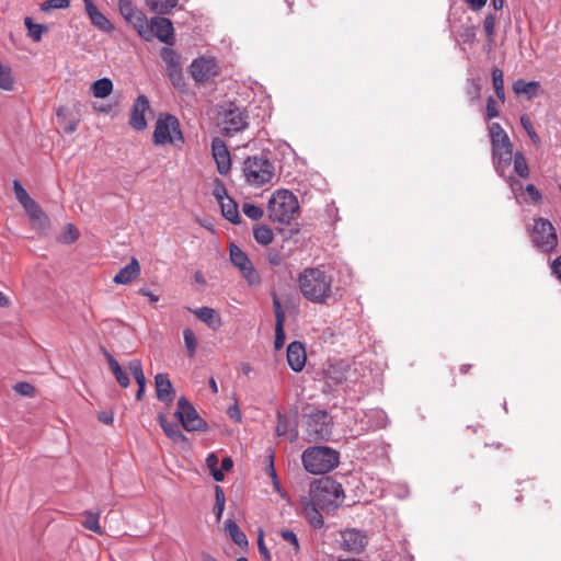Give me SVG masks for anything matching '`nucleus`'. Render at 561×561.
<instances>
[{"label":"nucleus","mask_w":561,"mask_h":561,"mask_svg":"<svg viewBox=\"0 0 561 561\" xmlns=\"http://www.w3.org/2000/svg\"><path fill=\"white\" fill-rule=\"evenodd\" d=\"M157 399L167 405H170L174 400V388L167 374L160 373L154 377Z\"/></svg>","instance_id":"obj_22"},{"label":"nucleus","mask_w":561,"mask_h":561,"mask_svg":"<svg viewBox=\"0 0 561 561\" xmlns=\"http://www.w3.org/2000/svg\"><path fill=\"white\" fill-rule=\"evenodd\" d=\"M140 274V265L137 259L131 257L130 262L125 265L114 276L113 282L115 284L127 285L131 283Z\"/></svg>","instance_id":"obj_23"},{"label":"nucleus","mask_w":561,"mask_h":561,"mask_svg":"<svg viewBox=\"0 0 561 561\" xmlns=\"http://www.w3.org/2000/svg\"><path fill=\"white\" fill-rule=\"evenodd\" d=\"M219 127L227 137H232L249 127V114L244 106L234 102L221 106Z\"/></svg>","instance_id":"obj_5"},{"label":"nucleus","mask_w":561,"mask_h":561,"mask_svg":"<svg viewBox=\"0 0 561 561\" xmlns=\"http://www.w3.org/2000/svg\"><path fill=\"white\" fill-rule=\"evenodd\" d=\"M267 474L271 477L273 482L274 490L282 496L285 497V493L283 492V489L280 486L275 467H274V455L271 454L268 456V466H267Z\"/></svg>","instance_id":"obj_43"},{"label":"nucleus","mask_w":561,"mask_h":561,"mask_svg":"<svg viewBox=\"0 0 561 561\" xmlns=\"http://www.w3.org/2000/svg\"><path fill=\"white\" fill-rule=\"evenodd\" d=\"M174 415L187 432L205 431L207 428V423L185 397L179 398Z\"/></svg>","instance_id":"obj_11"},{"label":"nucleus","mask_w":561,"mask_h":561,"mask_svg":"<svg viewBox=\"0 0 561 561\" xmlns=\"http://www.w3.org/2000/svg\"><path fill=\"white\" fill-rule=\"evenodd\" d=\"M128 369L130 370L135 380H142V378H146L142 370L141 362L139 359L130 360L128 364Z\"/></svg>","instance_id":"obj_54"},{"label":"nucleus","mask_w":561,"mask_h":561,"mask_svg":"<svg viewBox=\"0 0 561 561\" xmlns=\"http://www.w3.org/2000/svg\"><path fill=\"white\" fill-rule=\"evenodd\" d=\"M222 216L230 222L238 225L241 222V217L238 210V204L230 197L219 203Z\"/></svg>","instance_id":"obj_30"},{"label":"nucleus","mask_w":561,"mask_h":561,"mask_svg":"<svg viewBox=\"0 0 561 561\" xmlns=\"http://www.w3.org/2000/svg\"><path fill=\"white\" fill-rule=\"evenodd\" d=\"M70 5L69 0H45L41 4V9L44 12H49L55 9H67Z\"/></svg>","instance_id":"obj_49"},{"label":"nucleus","mask_w":561,"mask_h":561,"mask_svg":"<svg viewBox=\"0 0 561 561\" xmlns=\"http://www.w3.org/2000/svg\"><path fill=\"white\" fill-rule=\"evenodd\" d=\"M217 73L218 66L214 58L199 57L191 65V75L196 82H205Z\"/></svg>","instance_id":"obj_18"},{"label":"nucleus","mask_w":561,"mask_h":561,"mask_svg":"<svg viewBox=\"0 0 561 561\" xmlns=\"http://www.w3.org/2000/svg\"><path fill=\"white\" fill-rule=\"evenodd\" d=\"M267 262L272 266H278L282 263V255L276 250H270L267 253Z\"/></svg>","instance_id":"obj_61"},{"label":"nucleus","mask_w":561,"mask_h":561,"mask_svg":"<svg viewBox=\"0 0 561 561\" xmlns=\"http://www.w3.org/2000/svg\"><path fill=\"white\" fill-rule=\"evenodd\" d=\"M525 190L529 197L531 198V201L537 203L541 199V193L534 184H527Z\"/></svg>","instance_id":"obj_62"},{"label":"nucleus","mask_w":561,"mask_h":561,"mask_svg":"<svg viewBox=\"0 0 561 561\" xmlns=\"http://www.w3.org/2000/svg\"><path fill=\"white\" fill-rule=\"evenodd\" d=\"M14 87V79L12 77L11 68L3 66L0 68V89L11 91Z\"/></svg>","instance_id":"obj_42"},{"label":"nucleus","mask_w":561,"mask_h":561,"mask_svg":"<svg viewBox=\"0 0 561 561\" xmlns=\"http://www.w3.org/2000/svg\"><path fill=\"white\" fill-rule=\"evenodd\" d=\"M495 27V16L493 14H489L485 16L483 21V28L490 42L493 41Z\"/></svg>","instance_id":"obj_56"},{"label":"nucleus","mask_w":561,"mask_h":561,"mask_svg":"<svg viewBox=\"0 0 561 561\" xmlns=\"http://www.w3.org/2000/svg\"><path fill=\"white\" fill-rule=\"evenodd\" d=\"M353 375H355V370H353L351 366L344 362L330 364L323 370L325 385L329 388L342 385L344 382H355L356 378H354Z\"/></svg>","instance_id":"obj_16"},{"label":"nucleus","mask_w":561,"mask_h":561,"mask_svg":"<svg viewBox=\"0 0 561 561\" xmlns=\"http://www.w3.org/2000/svg\"><path fill=\"white\" fill-rule=\"evenodd\" d=\"M211 153L217 164L218 173L227 175L231 170V158L227 145L221 138L215 137L211 140Z\"/></svg>","instance_id":"obj_19"},{"label":"nucleus","mask_w":561,"mask_h":561,"mask_svg":"<svg viewBox=\"0 0 561 561\" xmlns=\"http://www.w3.org/2000/svg\"><path fill=\"white\" fill-rule=\"evenodd\" d=\"M160 57L167 65V72L181 68L180 55L171 47L164 46L160 49Z\"/></svg>","instance_id":"obj_34"},{"label":"nucleus","mask_w":561,"mask_h":561,"mask_svg":"<svg viewBox=\"0 0 561 561\" xmlns=\"http://www.w3.org/2000/svg\"><path fill=\"white\" fill-rule=\"evenodd\" d=\"M539 88L540 84L538 81L526 82L518 79L513 83V91L516 94H526L529 99L535 98L538 94Z\"/></svg>","instance_id":"obj_31"},{"label":"nucleus","mask_w":561,"mask_h":561,"mask_svg":"<svg viewBox=\"0 0 561 561\" xmlns=\"http://www.w3.org/2000/svg\"><path fill=\"white\" fill-rule=\"evenodd\" d=\"M286 335L284 330V322L275 323V340L274 346L275 350H280L285 344Z\"/></svg>","instance_id":"obj_53"},{"label":"nucleus","mask_w":561,"mask_h":561,"mask_svg":"<svg viewBox=\"0 0 561 561\" xmlns=\"http://www.w3.org/2000/svg\"><path fill=\"white\" fill-rule=\"evenodd\" d=\"M158 421L165 435L173 442L186 440L185 435L182 433L178 424L169 421L165 415L160 414L158 416Z\"/></svg>","instance_id":"obj_26"},{"label":"nucleus","mask_w":561,"mask_h":561,"mask_svg":"<svg viewBox=\"0 0 561 561\" xmlns=\"http://www.w3.org/2000/svg\"><path fill=\"white\" fill-rule=\"evenodd\" d=\"M257 547H259V551H260V554L262 556V558L265 561H270L271 560V554H270V551H268L267 547L264 543V539H263V535L262 534L259 536Z\"/></svg>","instance_id":"obj_60"},{"label":"nucleus","mask_w":561,"mask_h":561,"mask_svg":"<svg viewBox=\"0 0 561 561\" xmlns=\"http://www.w3.org/2000/svg\"><path fill=\"white\" fill-rule=\"evenodd\" d=\"M278 534L284 541L288 542L293 547V551L295 553L299 552V550H300L299 540H298L297 535L293 530L283 528L278 531Z\"/></svg>","instance_id":"obj_45"},{"label":"nucleus","mask_w":561,"mask_h":561,"mask_svg":"<svg viewBox=\"0 0 561 561\" xmlns=\"http://www.w3.org/2000/svg\"><path fill=\"white\" fill-rule=\"evenodd\" d=\"M333 433V421L327 411H311L305 422L306 439L309 442L329 440Z\"/></svg>","instance_id":"obj_7"},{"label":"nucleus","mask_w":561,"mask_h":561,"mask_svg":"<svg viewBox=\"0 0 561 561\" xmlns=\"http://www.w3.org/2000/svg\"><path fill=\"white\" fill-rule=\"evenodd\" d=\"M243 174L251 185L262 186L272 181L274 165L264 156L248 157L243 162Z\"/></svg>","instance_id":"obj_8"},{"label":"nucleus","mask_w":561,"mask_h":561,"mask_svg":"<svg viewBox=\"0 0 561 561\" xmlns=\"http://www.w3.org/2000/svg\"><path fill=\"white\" fill-rule=\"evenodd\" d=\"M355 424L357 427L354 430L358 435L369 431H376L385 427L388 424V416L381 409H369L356 411L354 414Z\"/></svg>","instance_id":"obj_13"},{"label":"nucleus","mask_w":561,"mask_h":561,"mask_svg":"<svg viewBox=\"0 0 561 561\" xmlns=\"http://www.w3.org/2000/svg\"><path fill=\"white\" fill-rule=\"evenodd\" d=\"M13 192L15 194V198L19 201V203L23 206L25 211L27 210H34L36 208L37 202H35L26 192V190L23 187L21 182L19 180L13 181Z\"/></svg>","instance_id":"obj_29"},{"label":"nucleus","mask_w":561,"mask_h":561,"mask_svg":"<svg viewBox=\"0 0 561 561\" xmlns=\"http://www.w3.org/2000/svg\"><path fill=\"white\" fill-rule=\"evenodd\" d=\"M146 4L153 12L159 14L169 13L176 4L178 0H145Z\"/></svg>","instance_id":"obj_36"},{"label":"nucleus","mask_w":561,"mask_h":561,"mask_svg":"<svg viewBox=\"0 0 561 561\" xmlns=\"http://www.w3.org/2000/svg\"><path fill=\"white\" fill-rule=\"evenodd\" d=\"M113 91V82L108 78H101L93 82L91 93L94 98L104 99Z\"/></svg>","instance_id":"obj_33"},{"label":"nucleus","mask_w":561,"mask_h":561,"mask_svg":"<svg viewBox=\"0 0 561 561\" xmlns=\"http://www.w3.org/2000/svg\"><path fill=\"white\" fill-rule=\"evenodd\" d=\"M226 530L228 531L231 540L238 545L239 547L248 546V539L245 534L240 529V527L237 525V523L228 518L225 523Z\"/></svg>","instance_id":"obj_32"},{"label":"nucleus","mask_w":561,"mask_h":561,"mask_svg":"<svg viewBox=\"0 0 561 561\" xmlns=\"http://www.w3.org/2000/svg\"><path fill=\"white\" fill-rule=\"evenodd\" d=\"M149 36L148 41L154 36L165 45H173L175 43L174 27L170 19L164 16H154L148 23Z\"/></svg>","instance_id":"obj_15"},{"label":"nucleus","mask_w":561,"mask_h":561,"mask_svg":"<svg viewBox=\"0 0 561 561\" xmlns=\"http://www.w3.org/2000/svg\"><path fill=\"white\" fill-rule=\"evenodd\" d=\"M528 234L533 247L542 253H550L558 245L557 231L548 219H534L533 227L528 228Z\"/></svg>","instance_id":"obj_6"},{"label":"nucleus","mask_w":561,"mask_h":561,"mask_svg":"<svg viewBox=\"0 0 561 561\" xmlns=\"http://www.w3.org/2000/svg\"><path fill=\"white\" fill-rule=\"evenodd\" d=\"M488 129L491 149L512 144L508 135L499 123H491Z\"/></svg>","instance_id":"obj_25"},{"label":"nucleus","mask_w":561,"mask_h":561,"mask_svg":"<svg viewBox=\"0 0 561 561\" xmlns=\"http://www.w3.org/2000/svg\"><path fill=\"white\" fill-rule=\"evenodd\" d=\"M368 545L365 531L356 528H347L341 531L340 547L350 553H360Z\"/></svg>","instance_id":"obj_17"},{"label":"nucleus","mask_w":561,"mask_h":561,"mask_svg":"<svg viewBox=\"0 0 561 561\" xmlns=\"http://www.w3.org/2000/svg\"><path fill=\"white\" fill-rule=\"evenodd\" d=\"M83 526L95 534H102V529L99 524V517L95 514L88 513L83 522Z\"/></svg>","instance_id":"obj_50"},{"label":"nucleus","mask_w":561,"mask_h":561,"mask_svg":"<svg viewBox=\"0 0 561 561\" xmlns=\"http://www.w3.org/2000/svg\"><path fill=\"white\" fill-rule=\"evenodd\" d=\"M118 10L122 16L134 26L138 35L144 41H148L149 30L145 13L137 9L131 0H118Z\"/></svg>","instance_id":"obj_14"},{"label":"nucleus","mask_w":561,"mask_h":561,"mask_svg":"<svg viewBox=\"0 0 561 561\" xmlns=\"http://www.w3.org/2000/svg\"><path fill=\"white\" fill-rule=\"evenodd\" d=\"M492 82H493V87H494L496 96L502 102H504L505 101V92H504L503 71L500 68H494L492 70Z\"/></svg>","instance_id":"obj_40"},{"label":"nucleus","mask_w":561,"mask_h":561,"mask_svg":"<svg viewBox=\"0 0 561 561\" xmlns=\"http://www.w3.org/2000/svg\"><path fill=\"white\" fill-rule=\"evenodd\" d=\"M301 460L306 471L323 474L339 466L340 454L328 446H313L304 450Z\"/></svg>","instance_id":"obj_3"},{"label":"nucleus","mask_w":561,"mask_h":561,"mask_svg":"<svg viewBox=\"0 0 561 561\" xmlns=\"http://www.w3.org/2000/svg\"><path fill=\"white\" fill-rule=\"evenodd\" d=\"M167 73H168V77L170 78L174 88L181 89L185 85L182 67L178 68V69L170 70Z\"/></svg>","instance_id":"obj_52"},{"label":"nucleus","mask_w":561,"mask_h":561,"mask_svg":"<svg viewBox=\"0 0 561 561\" xmlns=\"http://www.w3.org/2000/svg\"><path fill=\"white\" fill-rule=\"evenodd\" d=\"M254 240L261 245H268L274 238L272 229L266 225H257L253 228Z\"/></svg>","instance_id":"obj_35"},{"label":"nucleus","mask_w":561,"mask_h":561,"mask_svg":"<svg viewBox=\"0 0 561 561\" xmlns=\"http://www.w3.org/2000/svg\"><path fill=\"white\" fill-rule=\"evenodd\" d=\"M176 141L180 144L184 142L179 119L171 114L161 115L156 123L153 142L156 145H165L175 144Z\"/></svg>","instance_id":"obj_9"},{"label":"nucleus","mask_w":561,"mask_h":561,"mask_svg":"<svg viewBox=\"0 0 561 561\" xmlns=\"http://www.w3.org/2000/svg\"><path fill=\"white\" fill-rule=\"evenodd\" d=\"M290 422L288 417L282 412H277V425H276V434L278 436H285L289 431Z\"/></svg>","instance_id":"obj_51"},{"label":"nucleus","mask_w":561,"mask_h":561,"mask_svg":"<svg viewBox=\"0 0 561 561\" xmlns=\"http://www.w3.org/2000/svg\"><path fill=\"white\" fill-rule=\"evenodd\" d=\"M149 110V100L146 95L140 94L135 100L129 115V125L135 130H144L147 127L145 113Z\"/></svg>","instance_id":"obj_20"},{"label":"nucleus","mask_w":561,"mask_h":561,"mask_svg":"<svg viewBox=\"0 0 561 561\" xmlns=\"http://www.w3.org/2000/svg\"><path fill=\"white\" fill-rule=\"evenodd\" d=\"M24 24L28 31V36L34 42H39L42 39L43 33L47 31L46 25L34 23L33 19L30 16L24 19Z\"/></svg>","instance_id":"obj_38"},{"label":"nucleus","mask_w":561,"mask_h":561,"mask_svg":"<svg viewBox=\"0 0 561 561\" xmlns=\"http://www.w3.org/2000/svg\"><path fill=\"white\" fill-rule=\"evenodd\" d=\"M26 214L28 215L34 229L44 232L49 228V218L38 204H36V208H34V210H27Z\"/></svg>","instance_id":"obj_27"},{"label":"nucleus","mask_w":561,"mask_h":561,"mask_svg":"<svg viewBox=\"0 0 561 561\" xmlns=\"http://www.w3.org/2000/svg\"><path fill=\"white\" fill-rule=\"evenodd\" d=\"M310 501L314 512H331L344 501V490L341 483L331 477H322L310 485Z\"/></svg>","instance_id":"obj_2"},{"label":"nucleus","mask_w":561,"mask_h":561,"mask_svg":"<svg viewBox=\"0 0 561 561\" xmlns=\"http://www.w3.org/2000/svg\"><path fill=\"white\" fill-rule=\"evenodd\" d=\"M298 209V199L288 190L275 191L267 203L268 217L273 222L277 224H289Z\"/></svg>","instance_id":"obj_4"},{"label":"nucleus","mask_w":561,"mask_h":561,"mask_svg":"<svg viewBox=\"0 0 561 561\" xmlns=\"http://www.w3.org/2000/svg\"><path fill=\"white\" fill-rule=\"evenodd\" d=\"M79 232L72 224L66 226L65 231L59 236V241L64 244H70L77 241Z\"/></svg>","instance_id":"obj_46"},{"label":"nucleus","mask_w":561,"mask_h":561,"mask_svg":"<svg viewBox=\"0 0 561 561\" xmlns=\"http://www.w3.org/2000/svg\"><path fill=\"white\" fill-rule=\"evenodd\" d=\"M242 211L248 218L252 220H260L264 215V211L260 206L251 203H244L242 205Z\"/></svg>","instance_id":"obj_47"},{"label":"nucleus","mask_w":561,"mask_h":561,"mask_svg":"<svg viewBox=\"0 0 561 561\" xmlns=\"http://www.w3.org/2000/svg\"><path fill=\"white\" fill-rule=\"evenodd\" d=\"M213 193L218 203L226 201V198H230V196H228L227 194V190L224 184H217Z\"/></svg>","instance_id":"obj_59"},{"label":"nucleus","mask_w":561,"mask_h":561,"mask_svg":"<svg viewBox=\"0 0 561 561\" xmlns=\"http://www.w3.org/2000/svg\"><path fill=\"white\" fill-rule=\"evenodd\" d=\"M104 355L117 382L121 385V387L127 388L130 383L128 375L122 369L119 363L106 350H104Z\"/></svg>","instance_id":"obj_28"},{"label":"nucleus","mask_w":561,"mask_h":561,"mask_svg":"<svg viewBox=\"0 0 561 561\" xmlns=\"http://www.w3.org/2000/svg\"><path fill=\"white\" fill-rule=\"evenodd\" d=\"M552 274L561 280V255L551 263Z\"/></svg>","instance_id":"obj_63"},{"label":"nucleus","mask_w":561,"mask_h":561,"mask_svg":"<svg viewBox=\"0 0 561 561\" xmlns=\"http://www.w3.org/2000/svg\"><path fill=\"white\" fill-rule=\"evenodd\" d=\"M466 93L471 102H476L480 99L481 87L476 79H467Z\"/></svg>","instance_id":"obj_48"},{"label":"nucleus","mask_w":561,"mask_h":561,"mask_svg":"<svg viewBox=\"0 0 561 561\" xmlns=\"http://www.w3.org/2000/svg\"><path fill=\"white\" fill-rule=\"evenodd\" d=\"M307 353L304 343L294 341L287 346V363L296 371H301L306 366Z\"/></svg>","instance_id":"obj_21"},{"label":"nucleus","mask_w":561,"mask_h":561,"mask_svg":"<svg viewBox=\"0 0 561 561\" xmlns=\"http://www.w3.org/2000/svg\"><path fill=\"white\" fill-rule=\"evenodd\" d=\"M332 276L323 267H307L298 276L302 296L313 304H325L332 295Z\"/></svg>","instance_id":"obj_1"},{"label":"nucleus","mask_w":561,"mask_h":561,"mask_svg":"<svg viewBox=\"0 0 561 561\" xmlns=\"http://www.w3.org/2000/svg\"><path fill=\"white\" fill-rule=\"evenodd\" d=\"M183 340L186 355L190 358H193L196 355L197 350V339L193 330H191L190 328H185L183 330Z\"/></svg>","instance_id":"obj_37"},{"label":"nucleus","mask_w":561,"mask_h":561,"mask_svg":"<svg viewBox=\"0 0 561 561\" xmlns=\"http://www.w3.org/2000/svg\"><path fill=\"white\" fill-rule=\"evenodd\" d=\"M273 307H274V313H275V323L285 322V313L282 307L280 301L275 296L273 299Z\"/></svg>","instance_id":"obj_58"},{"label":"nucleus","mask_w":561,"mask_h":561,"mask_svg":"<svg viewBox=\"0 0 561 561\" xmlns=\"http://www.w3.org/2000/svg\"><path fill=\"white\" fill-rule=\"evenodd\" d=\"M514 164V171L520 176V178H528L529 175V168L526 162V159L522 152H516L514 154V161L512 162Z\"/></svg>","instance_id":"obj_41"},{"label":"nucleus","mask_w":561,"mask_h":561,"mask_svg":"<svg viewBox=\"0 0 561 561\" xmlns=\"http://www.w3.org/2000/svg\"><path fill=\"white\" fill-rule=\"evenodd\" d=\"M195 316L203 321L204 323L208 324L210 328L215 329L216 327L213 323V320L216 316V311L213 308L209 307H202L194 311Z\"/></svg>","instance_id":"obj_44"},{"label":"nucleus","mask_w":561,"mask_h":561,"mask_svg":"<svg viewBox=\"0 0 561 561\" xmlns=\"http://www.w3.org/2000/svg\"><path fill=\"white\" fill-rule=\"evenodd\" d=\"M85 12L90 18L91 23L99 30L106 33H111L114 30V25L101 11H99L93 2L88 3Z\"/></svg>","instance_id":"obj_24"},{"label":"nucleus","mask_w":561,"mask_h":561,"mask_svg":"<svg viewBox=\"0 0 561 561\" xmlns=\"http://www.w3.org/2000/svg\"><path fill=\"white\" fill-rule=\"evenodd\" d=\"M486 119L495 118L500 115V111L496 106V102L493 96H489L486 100Z\"/></svg>","instance_id":"obj_57"},{"label":"nucleus","mask_w":561,"mask_h":561,"mask_svg":"<svg viewBox=\"0 0 561 561\" xmlns=\"http://www.w3.org/2000/svg\"><path fill=\"white\" fill-rule=\"evenodd\" d=\"M226 505V496L221 486L215 485V505L214 512L216 515L217 522H220Z\"/></svg>","instance_id":"obj_39"},{"label":"nucleus","mask_w":561,"mask_h":561,"mask_svg":"<svg viewBox=\"0 0 561 561\" xmlns=\"http://www.w3.org/2000/svg\"><path fill=\"white\" fill-rule=\"evenodd\" d=\"M513 161L514 153L512 144L492 149V162L495 172L501 178L507 179V181H510L512 191L516 192L517 190H522L520 182L513 180L511 175H507Z\"/></svg>","instance_id":"obj_12"},{"label":"nucleus","mask_w":561,"mask_h":561,"mask_svg":"<svg viewBox=\"0 0 561 561\" xmlns=\"http://www.w3.org/2000/svg\"><path fill=\"white\" fill-rule=\"evenodd\" d=\"M229 259L231 264L239 270L243 279L251 287L261 285L262 277L256 270L249 255L237 244L231 243L229 247Z\"/></svg>","instance_id":"obj_10"},{"label":"nucleus","mask_w":561,"mask_h":561,"mask_svg":"<svg viewBox=\"0 0 561 561\" xmlns=\"http://www.w3.org/2000/svg\"><path fill=\"white\" fill-rule=\"evenodd\" d=\"M13 389L16 393L25 397H33L35 392L34 386L25 381L15 383Z\"/></svg>","instance_id":"obj_55"},{"label":"nucleus","mask_w":561,"mask_h":561,"mask_svg":"<svg viewBox=\"0 0 561 561\" xmlns=\"http://www.w3.org/2000/svg\"><path fill=\"white\" fill-rule=\"evenodd\" d=\"M227 413L231 420H233L236 422L241 421V412H240L238 405L229 408Z\"/></svg>","instance_id":"obj_64"}]
</instances>
